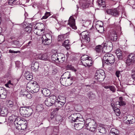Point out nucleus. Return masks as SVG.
<instances>
[{"mask_svg": "<svg viewBox=\"0 0 135 135\" xmlns=\"http://www.w3.org/2000/svg\"><path fill=\"white\" fill-rule=\"evenodd\" d=\"M57 57L58 55L57 54H53L51 56V59L52 61H57Z\"/></svg>", "mask_w": 135, "mask_h": 135, "instance_id": "obj_38", "label": "nucleus"}, {"mask_svg": "<svg viewBox=\"0 0 135 135\" xmlns=\"http://www.w3.org/2000/svg\"><path fill=\"white\" fill-rule=\"evenodd\" d=\"M24 122L19 117H18L16 119L15 121V124L16 123L17 126H16V128L19 131L22 130L21 124V123H24Z\"/></svg>", "mask_w": 135, "mask_h": 135, "instance_id": "obj_11", "label": "nucleus"}, {"mask_svg": "<svg viewBox=\"0 0 135 135\" xmlns=\"http://www.w3.org/2000/svg\"><path fill=\"white\" fill-rule=\"evenodd\" d=\"M69 40H66L63 43V45L65 47H67L69 45Z\"/></svg>", "mask_w": 135, "mask_h": 135, "instance_id": "obj_49", "label": "nucleus"}, {"mask_svg": "<svg viewBox=\"0 0 135 135\" xmlns=\"http://www.w3.org/2000/svg\"><path fill=\"white\" fill-rule=\"evenodd\" d=\"M107 13L115 17H118L119 15L118 10L117 8L114 9H108L106 10Z\"/></svg>", "mask_w": 135, "mask_h": 135, "instance_id": "obj_10", "label": "nucleus"}, {"mask_svg": "<svg viewBox=\"0 0 135 135\" xmlns=\"http://www.w3.org/2000/svg\"><path fill=\"white\" fill-rule=\"evenodd\" d=\"M42 43L45 45H48L51 42L52 36L49 33L42 35Z\"/></svg>", "mask_w": 135, "mask_h": 135, "instance_id": "obj_4", "label": "nucleus"}, {"mask_svg": "<svg viewBox=\"0 0 135 135\" xmlns=\"http://www.w3.org/2000/svg\"><path fill=\"white\" fill-rule=\"evenodd\" d=\"M45 30H41L37 29L36 30H35V32H36V34L39 36H41L43 35Z\"/></svg>", "mask_w": 135, "mask_h": 135, "instance_id": "obj_37", "label": "nucleus"}, {"mask_svg": "<svg viewBox=\"0 0 135 135\" xmlns=\"http://www.w3.org/2000/svg\"><path fill=\"white\" fill-rule=\"evenodd\" d=\"M81 35L82 36L83 40L84 41L86 42H88L90 41L89 35L88 34V32L85 31L81 33Z\"/></svg>", "mask_w": 135, "mask_h": 135, "instance_id": "obj_12", "label": "nucleus"}, {"mask_svg": "<svg viewBox=\"0 0 135 135\" xmlns=\"http://www.w3.org/2000/svg\"><path fill=\"white\" fill-rule=\"evenodd\" d=\"M70 69L73 71L74 72H76V70L75 69V68L73 67H71L70 68Z\"/></svg>", "mask_w": 135, "mask_h": 135, "instance_id": "obj_64", "label": "nucleus"}, {"mask_svg": "<svg viewBox=\"0 0 135 135\" xmlns=\"http://www.w3.org/2000/svg\"><path fill=\"white\" fill-rule=\"evenodd\" d=\"M61 118V117L60 115H57L56 117V118H55V119L57 121H59V120L58 119V118Z\"/></svg>", "mask_w": 135, "mask_h": 135, "instance_id": "obj_62", "label": "nucleus"}, {"mask_svg": "<svg viewBox=\"0 0 135 135\" xmlns=\"http://www.w3.org/2000/svg\"><path fill=\"white\" fill-rule=\"evenodd\" d=\"M26 88L28 90L32 93L38 92L39 89V86L35 81L28 83L27 84Z\"/></svg>", "mask_w": 135, "mask_h": 135, "instance_id": "obj_2", "label": "nucleus"}, {"mask_svg": "<svg viewBox=\"0 0 135 135\" xmlns=\"http://www.w3.org/2000/svg\"><path fill=\"white\" fill-rule=\"evenodd\" d=\"M66 78H62L61 77L60 80L61 83L62 85L64 86H65L66 84Z\"/></svg>", "mask_w": 135, "mask_h": 135, "instance_id": "obj_41", "label": "nucleus"}, {"mask_svg": "<svg viewBox=\"0 0 135 135\" xmlns=\"http://www.w3.org/2000/svg\"><path fill=\"white\" fill-rule=\"evenodd\" d=\"M21 125L22 130L25 129L27 127V124L26 123H21Z\"/></svg>", "mask_w": 135, "mask_h": 135, "instance_id": "obj_50", "label": "nucleus"}, {"mask_svg": "<svg viewBox=\"0 0 135 135\" xmlns=\"http://www.w3.org/2000/svg\"><path fill=\"white\" fill-rule=\"evenodd\" d=\"M109 89L111 91L113 92L115 91V89L114 86H110Z\"/></svg>", "mask_w": 135, "mask_h": 135, "instance_id": "obj_55", "label": "nucleus"}, {"mask_svg": "<svg viewBox=\"0 0 135 135\" xmlns=\"http://www.w3.org/2000/svg\"><path fill=\"white\" fill-rule=\"evenodd\" d=\"M24 30L28 33H30L32 30V28L31 27L27 26L25 28Z\"/></svg>", "mask_w": 135, "mask_h": 135, "instance_id": "obj_45", "label": "nucleus"}, {"mask_svg": "<svg viewBox=\"0 0 135 135\" xmlns=\"http://www.w3.org/2000/svg\"><path fill=\"white\" fill-rule=\"evenodd\" d=\"M11 44H14L16 45H18L19 42L18 41L12 40L11 41Z\"/></svg>", "mask_w": 135, "mask_h": 135, "instance_id": "obj_53", "label": "nucleus"}, {"mask_svg": "<svg viewBox=\"0 0 135 135\" xmlns=\"http://www.w3.org/2000/svg\"><path fill=\"white\" fill-rule=\"evenodd\" d=\"M119 131L118 129L115 128H112L110 132V135H118Z\"/></svg>", "mask_w": 135, "mask_h": 135, "instance_id": "obj_26", "label": "nucleus"}, {"mask_svg": "<svg viewBox=\"0 0 135 135\" xmlns=\"http://www.w3.org/2000/svg\"><path fill=\"white\" fill-rule=\"evenodd\" d=\"M8 3L10 5L13 6L20 4L19 0H9Z\"/></svg>", "mask_w": 135, "mask_h": 135, "instance_id": "obj_28", "label": "nucleus"}, {"mask_svg": "<svg viewBox=\"0 0 135 135\" xmlns=\"http://www.w3.org/2000/svg\"><path fill=\"white\" fill-rule=\"evenodd\" d=\"M45 15L48 17L50 15V14L49 12H46L45 13Z\"/></svg>", "mask_w": 135, "mask_h": 135, "instance_id": "obj_63", "label": "nucleus"}, {"mask_svg": "<svg viewBox=\"0 0 135 135\" xmlns=\"http://www.w3.org/2000/svg\"><path fill=\"white\" fill-rule=\"evenodd\" d=\"M97 2L100 6H102L103 7H104L105 6V2L103 1V0H98Z\"/></svg>", "mask_w": 135, "mask_h": 135, "instance_id": "obj_43", "label": "nucleus"}, {"mask_svg": "<svg viewBox=\"0 0 135 135\" xmlns=\"http://www.w3.org/2000/svg\"><path fill=\"white\" fill-rule=\"evenodd\" d=\"M33 111V110L31 108H27L25 117H28L30 116L32 114Z\"/></svg>", "mask_w": 135, "mask_h": 135, "instance_id": "obj_29", "label": "nucleus"}, {"mask_svg": "<svg viewBox=\"0 0 135 135\" xmlns=\"http://www.w3.org/2000/svg\"><path fill=\"white\" fill-rule=\"evenodd\" d=\"M87 95L89 98L91 100H93L96 97V96L95 94L93 93L92 92H88L87 93Z\"/></svg>", "mask_w": 135, "mask_h": 135, "instance_id": "obj_35", "label": "nucleus"}, {"mask_svg": "<svg viewBox=\"0 0 135 135\" xmlns=\"http://www.w3.org/2000/svg\"><path fill=\"white\" fill-rule=\"evenodd\" d=\"M57 60H59V59H65L64 56L63 54L61 53H57Z\"/></svg>", "mask_w": 135, "mask_h": 135, "instance_id": "obj_46", "label": "nucleus"}, {"mask_svg": "<svg viewBox=\"0 0 135 135\" xmlns=\"http://www.w3.org/2000/svg\"><path fill=\"white\" fill-rule=\"evenodd\" d=\"M103 48H102V46L101 45H99L96 46L95 50L98 53L100 52L102 50V49Z\"/></svg>", "mask_w": 135, "mask_h": 135, "instance_id": "obj_44", "label": "nucleus"}, {"mask_svg": "<svg viewBox=\"0 0 135 135\" xmlns=\"http://www.w3.org/2000/svg\"><path fill=\"white\" fill-rule=\"evenodd\" d=\"M113 110L115 114L117 116H118L120 115L121 112L119 109L117 108H114Z\"/></svg>", "mask_w": 135, "mask_h": 135, "instance_id": "obj_39", "label": "nucleus"}, {"mask_svg": "<svg viewBox=\"0 0 135 135\" xmlns=\"http://www.w3.org/2000/svg\"><path fill=\"white\" fill-rule=\"evenodd\" d=\"M68 24L73 29L76 30L77 29L75 25V19L72 16H71L69 18Z\"/></svg>", "mask_w": 135, "mask_h": 135, "instance_id": "obj_13", "label": "nucleus"}, {"mask_svg": "<svg viewBox=\"0 0 135 135\" xmlns=\"http://www.w3.org/2000/svg\"><path fill=\"white\" fill-rule=\"evenodd\" d=\"M57 72V70L56 69H55L52 70V73L54 74H56Z\"/></svg>", "mask_w": 135, "mask_h": 135, "instance_id": "obj_58", "label": "nucleus"}, {"mask_svg": "<svg viewBox=\"0 0 135 135\" xmlns=\"http://www.w3.org/2000/svg\"><path fill=\"white\" fill-rule=\"evenodd\" d=\"M109 37L110 40L112 41H116L117 39V36L115 31H112L110 32Z\"/></svg>", "mask_w": 135, "mask_h": 135, "instance_id": "obj_15", "label": "nucleus"}, {"mask_svg": "<svg viewBox=\"0 0 135 135\" xmlns=\"http://www.w3.org/2000/svg\"><path fill=\"white\" fill-rule=\"evenodd\" d=\"M48 98L50 99L51 102L53 104L55 103V102H56V97L55 95H51Z\"/></svg>", "mask_w": 135, "mask_h": 135, "instance_id": "obj_42", "label": "nucleus"}, {"mask_svg": "<svg viewBox=\"0 0 135 135\" xmlns=\"http://www.w3.org/2000/svg\"><path fill=\"white\" fill-rule=\"evenodd\" d=\"M78 122H76L74 123V127L76 130H79L83 128L84 126V119L83 118H80Z\"/></svg>", "mask_w": 135, "mask_h": 135, "instance_id": "obj_7", "label": "nucleus"}, {"mask_svg": "<svg viewBox=\"0 0 135 135\" xmlns=\"http://www.w3.org/2000/svg\"><path fill=\"white\" fill-rule=\"evenodd\" d=\"M115 62V57L114 55L110 53H108L105 54L102 60L103 65L106 64L107 65H110Z\"/></svg>", "mask_w": 135, "mask_h": 135, "instance_id": "obj_1", "label": "nucleus"}, {"mask_svg": "<svg viewBox=\"0 0 135 135\" xmlns=\"http://www.w3.org/2000/svg\"><path fill=\"white\" fill-rule=\"evenodd\" d=\"M26 109L27 108L25 107H21L20 108V113L22 116L25 117Z\"/></svg>", "mask_w": 135, "mask_h": 135, "instance_id": "obj_31", "label": "nucleus"}, {"mask_svg": "<svg viewBox=\"0 0 135 135\" xmlns=\"http://www.w3.org/2000/svg\"><path fill=\"white\" fill-rule=\"evenodd\" d=\"M65 102V101L64 100H63L62 101H56L55 102V106L57 107L56 108L57 110H58L59 108H60L62 107L64 104Z\"/></svg>", "mask_w": 135, "mask_h": 135, "instance_id": "obj_21", "label": "nucleus"}, {"mask_svg": "<svg viewBox=\"0 0 135 135\" xmlns=\"http://www.w3.org/2000/svg\"><path fill=\"white\" fill-rule=\"evenodd\" d=\"M1 115L3 117H6L7 115L8 112L6 109H2L0 112Z\"/></svg>", "mask_w": 135, "mask_h": 135, "instance_id": "obj_30", "label": "nucleus"}, {"mask_svg": "<svg viewBox=\"0 0 135 135\" xmlns=\"http://www.w3.org/2000/svg\"><path fill=\"white\" fill-rule=\"evenodd\" d=\"M36 109L38 111L40 112L43 109V108L42 105H38L37 106Z\"/></svg>", "mask_w": 135, "mask_h": 135, "instance_id": "obj_48", "label": "nucleus"}, {"mask_svg": "<svg viewBox=\"0 0 135 135\" xmlns=\"http://www.w3.org/2000/svg\"><path fill=\"white\" fill-rule=\"evenodd\" d=\"M82 64L85 67H89L92 65L93 61L91 58L86 55L82 56L81 58Z\"/></svg>", "mask_w": 135, "mask_h": 135, "instance_id": "obj_3", "label": "nucleus"}, {"mask_svg": "<svg viewBox=\"0 0 135 135\" xmlns=\"http://www.w3.org/2000/svg\"><path fill=\"white\" fill-rule=\"evenodd\" d=\"M121 52H122V51L120 49H118L116 51V54H118Z\"/></svg>", "mask_w": 135, "mask_h": 135, "instance_id": "obj_59", "label": "nucleus"}, {"mask_svg": "<svg viewBox=\"0 0 135 135\" xmlns=\"http://www.w3.org/2000/svg\"><path fill=\"white\" fill-rule=\"evenodd\" d=\"M118 58L119 59H122L123 58L122 52L116 54Z\"/></svg>", "mask_w": 135, "mask_h": 135, "instance_id": "obj_51", "label": "nucleus"}, {"mask_svg": "<svg viewBox=\"0 0 135 135\" xmlns=\"http://www.w3.org/2000/svg\"><path fill=\"white\" fill-rule=\"evenodd\" d=\"M104 47L103 49L104 50L105 49H108V48L109 47H110V50H112V49L113 45L112 43L110 41L107 42V44L105 43L104 45Z\"/></svg>", "mask_w": 135, "mask_h": 135, "instance_id": "obj_22", "label": "nucleus"}, {"mask_svg": "<svg viewBox=\"0 0 135 135\" xmlns=\"http://www.w3.org/2000/svg\"><path fill=\"white\" fill-rule=\"evenodd\" d=\"M82 4V7L84 8H86L88 7L89 3L88 0H81Z\"/></svg>", "mask_w": 135, "mask_h": 135, "instance_id": "obj_24", "label": "nucleus"}, {"mask_svg": "<svg viewBox=\"0 0 135 135\" xmlns=\"http://www.w3.org/2000/svg\"><path fill=\"white\" fill-rule=\"evenodd\" d=\"M37 57L40 60H46L48 59V56L46 54H40L37 55Z\"/></svg>", "mask_w": 135, "mask_h": 135, "instance_id": "obj_20", "label": "nucleus"}, {"mask_svg": "<svg viewBox=\"0 0 135 135\" xmlns=\"http://www.w3.org/2000/svg\"><path fill=\"white\" fill-rule=\"evenodd\" d=\"M64 60L65 59H59V60H58L57 61V62H59L61 63H62L64 61Z\"/></svg>", "mask_w": 135, "mask_h": 135, "instance_id": "obj_61", "label": "nucleus"}, {"mask_svg": "<svg viewBox=\"0 0 135 135\" xmlns=\"http://www.w3.org/2000/svg\"><path fill=\"white\" fill-rule=\"evenodd\" d=\"M9 52L10 53H11L17 54V53L19 52H20L19 51H15L14 50H9Z\"/></svg>", "mask_w": 135, "mask_h": 135, "instance_id": "obj_56", "label": "nucleus"}, {"mask_svg": "<svg viewBox=\"0 0 135 135\" xmlns=\"http://www.w3.org/2000/svg\"><path fill=\"white\" fill-rule=\"evenodd\" d=\"M2 119V121H1V122H0V124L3 123H4L6 121L5 118H1Z\"/></svg>", "mask_w": 135, "mask_h": 135, "instance_id": "obj_60", "label": "nucleus"}, {"mask_svg": "<svg viewBox=\"0 0 135 135\" xmlns=\"http://www.w3.org/2000/svg\"><path fill=\"white\" fill-rule=\"evenodd\" d=\"M116 105H119L120 106L125 105V102L123 101V98L122 97L119 98V101L116 102L115 103Z\"/></svg>", "mask_w": 135, "mask_h": 135, "instance_id": "obj_27", "label": "nucleus"}, {"mask_svg": "<svg viewBox=\"0 0 135 135\" xmlns=\"http://www.w3.org/2000/svg\"><path fill=\"white\" fill-rule=\"evenodd\" d=\"M45 105L48 106H50L53 104V103L51 102V99L50 98H47L45 101Z\"/></svg>", "mask_w": 135, "mask_h": 135, "instance_id": "obj_36", "label": "nucleus"}, {"mask_svg": "<svg viewBox=\"0 0 135 135\" xmlns=\"http://www.w3.org/2000/svg\"><path fill=\"white\" fill-rule=\"evenodd\" d=\"M35 28L36 30L39 29L41 30H45V26L43 23L39 24L38 26H35Z\"/></svg>", "mask_w": 135, "mask_h": 135, "instance_id": "obj_33", "label": "nucleus"}, {"mask_svg": "<svg viewBox=\"0 0 135 135\" xmlns=\"http://www.w3.org/2000/svg\"><path fill=\"white\" fill-rule=\"evenodd\" d=\"M135 119L134 117L130 115H128L127 116V119L126 121H131V120Z\"/></svg>", "mask_w": 135, "mask_h": 135, "instance_id": "obj_47", "label": "nucleus"}, {"mask_svg": "<svg viewBox=\"0 0 135 135\" xmlns=\"http://www.w3.org/2000/svg\"><path fill=\"white\" fill-rule=\"evenodd\" d=\"M120 74V71H117L115 73L116 76L118 78H119V75Z\"/></svg>", "mask_w": 135, "mask_h": 135, "instance_id": "obj_57", "label": "nucleus"}, {"mask_svg": "<svg viewBox=\"0 0 135 135\" xmlns=\"http://www.w3.org/2000/svg\"><path fill=\"white\" fill-rule=\"evenodd\" d=\"M39 64L37 62H33L31 64V70L34 72L37 71L38 70Z\"/></svg>", "mask_w": 135, "mask_h": 135, "instance_id": "obj_16", "label": "nucleus"}, {"mask_svg": "<svg viewBox=\"0 0 135 135\" xmlns=\"http://www.w3.org/2000/svg\"><path fill=\"white\" fill-rule=\"evenodd\" d=\"M135 61V55L133 54H129L126 60V64L128 66L134 63Z\"/></svg>", "mask_w": 135, "mask_h": 135, "instance_id": "obj_9", "label": "nucleus"}, {"mask_svg": "<svg viewBox=\"0 0 135 135\" xmlns=\"http://www.w3.org/2000/svg\"><path fill=\"white\" fill-rule=\"evenodd\" d=\"M20 93L21 94H22L24 96H26L27 98H29V95H30V96L29 97V98H32L31 95L25 89L21 90L20 92Z\"/></svg>", "mask_w": 135, "mask_h": 135, "instance_id": "obj_25", "label": "nucleus"}, {"mask_svg": "<svg viewBox=\"0 0 135 135\" xmlns=\"http://www.w3.org/2000/svg\"><path fill=\"white\" fill-rule=\"evenodd\" d=\"M41 92L44 96L45 97L49 96L50 94V90L46 88L42 89Z\"/></svg>", "mask_w": 135, "mask_h": 135, "instance_id": "obj_23", "label": "nucleus"}, {"mask_svg": "<svg viewBox=\"0 0 135 135\" xmlns=\"http://www.w3.org/2000/svg\"><path fill=\"white\" fill-rule=\"evenodd\" d=\"M67 36L66 34H62L59 35L58 37V40L59 41H61L64 40Z\"/></svg>", "mask_w": 135, "mask_h": 135, "instance_id": "obj_34", "label": "nucleus"}, {"mask_svg": "<svg viewBox=\"0 0 135 135\" xmlns=\"http://www.w3.org/2000/svg\"><path fill=\"white\" fill-rule=\"evenodd\" d=\"M65 74L69 75V76L67 78L68 79H66V84L65 86H69L71 85L73 83L72 78H71V79H69L71 76V75L70 74V73L68 72H66Z\"/></svg>", "mask_w": 135, "mask_h": 135, "instance_id": "obj_18", "label": "nucleus"}, {"mask_svg": "<svg viewBox=\"0 0 135 135\" xmlns=\"http://www.w3.org/2000/svg\"><path fill=\"white\" fill-rule=\"evenodd\" d=\"M7 93L4 88L0 87V98L5 99L7 96Z\"/></svg>", "mask_w": 135, "mask_h": 135, "instance_id": "obj_17", "label": "nucleus"}, {"mask_svg": "<svg viewBox=\"0 0 135 135\" xmlns=\"http://www.w3.org/2000/svg\"><path fill=\"white\" fill-rule=\"evenodd\" d=\"M135 122V119L131 120V121H126V123L128 124H131L134 123Z\"/></svg>", "mask_w": 135, "mask_h": 135, "instance_id": "obj_54", "label": "nucleus"}, {"mask_svg": "<svg viewBox=\"0 0 135 135\" xmlns=\"http://www.w3.org/2000/svg\"><path fill=\"white\" fill-rule=\"evenodd\" d=\"M98 130L99 132L102 134L106 133V129L105 127V126L102 124H100L98 127Z\"/></svg>", "mask_w": 135, "mask_h": 135, "instance_id": "obj_19", "label": "nucleus"}, {"mask_svg": "<svg viewBox=\"0 0 135 135\" xmlns=\"http://www.w3.org/2000/svg\"><path fill=\"white\" fill-rule=\"evenodd\" d=\"M80 118H83L81 115L79 113H74L72 114L69 117V118L71 122H78Z\"/></svg>", "mask_w": 135, "mask_h": 135, "instance_id": "obj_6", "label": "nucleus"}, {"mask_svg": "<svg viewBox=\"0 0 135 135\" xmlns=\"http://www.w3.org/2000/svg\"><path fill=\"white\" fill-rule=\"evenodd\" d=\"M6 103L7 106L9 108L12 107L13 105V103L11 100H7Z\"/></svg>", "mask_w": 135, "mask_h": 135, "instance_id": "obj_40", "label": "nucleus"}, {"mask_svg": "<svg viewBox=\"0 0 135 135\" xmlns=\"http://www.w3.org/2000/svg\"><path fill=\"white\" fill-rule=\"evenodd\" d=\"M87 129L91 132H95L97 127V124L94 120H91L88 123L85 124Z\"/></svg>", "mask_w": 135, "mask_h": 135, "instance_id": "obj_5", "label": "nucleus"}, {"mask_svg": "<svg viewBox=\"0 0 135 135\" xmlns=\"http://www.w3.org/2000/svg\"><path fill=\"white\" fill-rule=\"evenodd\" d=\"M26 79L28 80H30L33 79V76L31 74H30L29 72H26L25 74Z\"/></svg>", "mask_w": 135, "mask_h": 135, "instance_id": "obj_32", "label": "nucleus"}, {"mask_svg": "<svg viewBox=\"0 0 135 135\" xmlns=\"http://www.w3.org/2000/svg\"><path fill=\"white\" fill-rule=\"evenodd\" d=\"M102 71H103L101 70H98L95 73L94 79L98 81H102L104 79V72L101 73Z\"/></svg>", "mask_w": 135, "mask_h": 135, "instance_id": "obj_8", "label": "nucleus"}, {"mask_svg": "<svg viewBox=\"0 0 135 135\" xmlns=\"http://www.w3.org/2000/svg\"><path fill=\"white\" fill-rule=\"evenodd\" d=\"M103 23L101 21H98L96 23L95 27L97 30L99 32H102V31L103 30Z\"/></svg>", "mask_w": 135, "mask_h": 135, "instance_id": "obj_14", "label": "nucleus"}, {"mask_svg": "<svg viewBox=\"0 0 135 135\" xmlns=\"http://www.w3.org/2000/svg\"><path fill=\"white\" fill-rule=\"evenodd\" d=\"M5 85L6 87L10 88L11 87V85H12V84L11 83V81L9 80L7 84H5Z\"/></svg>", "mask_w": 135, "mask_h": 135, "instance_id": "obj_52", "label": "nucleus"}]
</instances>
